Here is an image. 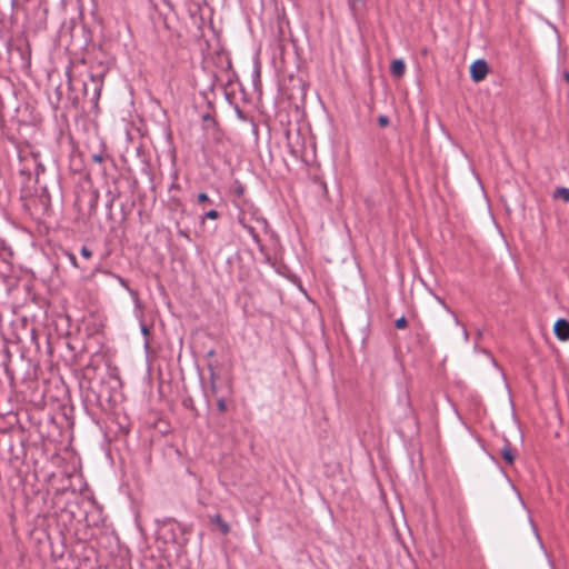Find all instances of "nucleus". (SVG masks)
Returning <instances> with one entry per match:
<instances>
[{"mask_svg":"<svg viewBox=\"0 0 569 569\" xmlns=\"http://www.w3.org/2000/svg\"><path fill=\"white\" fill-rule=\"evenodd\" d=\"M298 288H299V290H300L301 292L306 293V292H305V287L299 286Z\"/></svg>","mask_w":569,"mask_h":569,"instance_id":"24","label":"nucleus"},{"mask_svg":"<svg viewBox=\"0 0 569 569\" xmlns=\"http://www.w3.org/2000/svg\"><path fill=\"white\" fill-rule=\"evenodd\" d=\"M500 455L507 463L512 465L515 462L516 452L511 442L507 438H503V446L500 449Z\"/></svg>","mask_w":569,"mask_h":569,"instance_id":"5","label":"nucleus"},{"mask_svg":"<svg viewBox=\"0 0 569 569\" xmlns=\"http://www.w3.org/2000/svg\"><path fill=\"white\" fill-rule=\"evenodd\" d=\"M347 3L351 16L357 19L358 16L365 10L367 0H347Z\"/></svg>","mask_w":569,"mask_h":569,"instance_id":"6","label":"nucleus"},{"mask_svg":"<svg viewBox=\"0 0 569 569\" xmlns=\"http://www.w3.org/2000/svg\"><path fill=\"white\" fill-rule=\"evenodd\" d=\"M555 198H559L563 200L566 203H569V188L559 187L555 190Z\"/></svg>","mask_w":569,"mask_h":569,"instance_id":"10","label":"nucleus"},{"mask_svg":"<svg viewBox=\"0 0 569 569\" xmlns=\"http://www.w3.org/2000/svg\"><path fill=\"white\" fill-rule=\"evenodd\" d=\"M217 407L220 412H224L227 410V403L224 398H219L217 400Z\"/></svg>","mask_w":569,"mask_h":569,"instance_id":"14","label":"nucleus"},{"mask_svg":"<svg viewBox=\"0 0 569 569\" xmlns=\"http://www.w3.org/2000/svg\"><path fill=\"white\" fill-rule=\"evenodd\" d=\"M127 288H128L129 293L134 303V315L140 320V331L144 337H148L150 333V330L143 321V307L139 299L138 292L136 290H133L131 287H127Z\"/></svg>","mask_w":569,"mask_h":569,"instance_id":"2","label":"nucleus"},{"mask_svg":"<svg viewBox=\"0 0 569 569\" xmlns=\"http://www.w3.org/2000/svg\"><path fill=\"white\" fill-rule=\"evenodd\" d=\"M211 522L217 525L219 530L223 533V535H227L229 533L230 531V526L227 521H224L221 517L220 513H216L214 516H212L211 518Z\"/></svg>","mask_w":569,"mask_h":569,"instance_id":"8","label":"nucleus"},{"mask_svg":"<svg viewBox=\"0 0 569 569\" xmlns=\"http://www.w3.org/2000/svg\"><path fill=\"white\" fill-rule=\"evenodd\" d=\"M456 323H457L458 326H460V325H461V323H460V321H459L457 318H456Z\"/></svg>","mask_w":569,"mask_h":569,"instance_id":"26","label":"nucleus"},{"mask_svg":"<svg viewBox=\"0 0 569 569\" xmlns=\"http://www.w3.org/2000/svg\"><path fill=\"white\" fill-rule=\"evenodd\" d=\"M219 216H220V214H219V212H218L217 210L211 209V210H209V211H207V212L204 213V216L202 217V220H203V219L216 220V219H218V218H219Z\"/></svg>","mask_w":569,"mask_h":569,"instance_id":"11","label":"nucleus"},{"mask_svg":"<svg viewBox=\"0 0 569 569\" xmlns=\"http://www.w3.org/2000/svg\"><path fill=\"white\" fill-rule=\"evenodd\" d=\"M211 388L212 390H216V382H214V373L211 372Z\"/></svg>","mask_w":569,"mask_h":569,"instance_id":"20","label":"nucleus"},{"mask_svg":"<svg viewBox=\"0 0 569 569\" xmlns=\"http://www.w3.org/2000/svg\"><path fill=\"white\" fill-rule=\"evenodd\" d=\"M462 335H463L465 341H468L469 340V333H468V331H467L465 326H462Z\"/></svg>","mask_w":569,"mask_h":569,"instance_id":"19","label":"nucleus"},{"mask_svg":"<svg viewBox=\"0 0 569 569\" xmlns=\"http://www.w3.org/2000/svg\"><path fill=\"white\" fill-rule=\"evenodd\" d=\"M481 335H482V332H481L480 330H478V332H477V337H479V338H480V337H481Z\"/></svg>","mask_w":569,"mask_h":569,"instance_id":"25","label":"nucleus"},{"mask_svg":"<svg viewBox=\"0 0 569 569\" xmlns=\"http://www.w3.org/2000/svg\"><path fill=\"white\" fill-rule=\"evenodd\" d=\"M244 228L248 231V233L252 237L253 241L258 243L260 241V239H259L258 233L254 231V229L249 226H244Z\"/></svg>","mask_w":569,"mask_h":569,"instance_id":"13","label":"nucleus"},{"mask_svg":"<svg viewBox=\"0 0 569 569\" xmlns=\"http://www.w3.org/2000/svg\"><path fill=\"white\" fill-rule=\"evenodd\" d=\"M70 260L73 264L76 263V258L73 256H70Z\"/></svg>","mask_w":569,"mask_h":569,"instance_id":"23","label":"nucleus"},{"mask_svg":"<svg viewBox=\"0 0 569 569\" xmlns=\"http://www.w3.org/2000/svg\"><path fill=\"white\" fill-rule=\"evenodd\" d=\"M80 253L86 259H88V258H90L92 256V251L88 247H86V246H83L81 248Z\"/></svg>","mask_w":569,"mask_h":569,"instance_id":"17","label":"nucleus"},{"mask_svg":"<svg viewBox=\"0 0 569 569\" xmlns=\"http://www.w3.org/2000/svg\"><path fill=\"white\" fill-rule=\"evenodd\" d=\"M553 333L560 341L569 339V321L565 318H559L553 325Z\"/></svg>","mask_w":569,"mask_h":569,"instance_id":"4","label":"nucleus"},{"mask_svg":"<svg viewBox=\"0 0 569 569\" xmlns=\"http://www.w3.org/2000/svg\"><path fill=\"white\" fill-rule=\"evenodd\" d=\"M407 319L405 316H401L399 319L396 320L395 327L397 329H405L407 327Z\"/></svg>","mask_w":569,"mask_h":569,"instance_id":"12","label":"nucleus"},{"mask_svg":"<svg viewBox=\"0 0 569 569\" xmlns=\"http://www.w3.org/2000/svg\"><path fill=\"white\" fill-rule=\"evenodd\" d=\"M563 79L566 80L567 83H569V71L563 72Z\"/></svg>","mask_w":569,"mask_h":569,"instance_id":"21","label":"nucleus"},{"mask_svg":"<svg viewBox=\"0 0 569 569\" xmlns=\"http://www.w3.org/2000/svg\"><path fill=\"white\" fill-rule=\"evenodd\" d=\"M406 64L402 59H395L390 66V72L396 78H401L405 74Z\"/></svg>","mask_w":569,"mask_h":569,"instance_id":"7","label":"nucleus"},{"mask_svg":"<svg viewBox=\"0 0 569 569\" xmlns=\"http://www.w3.org/2000/svg\"><path fill=\"white\" fill-rule=\"evenodd\" d=\"M178 233L181 236V237H184V238H189L188 233L183 230H179Z\"/></svg>","mask_w":569,"mask_h":569,"instance_id":"22","label":"nucleus"},{"mask_svg":"<svg viewBox=\"0 0 569 569\" xmlns=\"http://www.w3.org/2000/svg\"><path fill=\"white\" fill-rule=\"evenodd\" d=\"M488 70V63L485 60H476L470 67V77L475 82H480L486 78Z\"/></svg>","mask_w":569,"mask_h":569,"instance_id":"3","label":"nucleus"},{"mask_svg":"<svg viewBox=\"0 0 569 569\" xmlns=\"http://www.w3.org/2000/svg\"><path fill=\"white\" fill-rule=\"evenodd\" d=\"M92 160L94 162H102L103 161V157H102V154H93L92 156Z\"/></svg>","mask_w":569,"mask_h":569,"instance_id":"18","label":"nucleus"},{"mask_svg":"<svg viewBox=\"0 0 569 569\" xmlns=\"http://www.w3.org/2000/svg\"><path fill=\"white\" fill-rule=\"evenodd\" d=\"M378 123L380 127H387L389 124V118L385 114L378 117Z\"/></svg>","mask_w":569,"mask_h":569,"instance_id":"15","label":"nucleus"},{"mask_svg":"<svg viewBox=\"0 0 569 569\" xmlns=\"http://www.w3.org/2000/svg\"><path fill=\"white\" fill-rule=\"evenodd\" d=\"M90 79L96 84L93 99L98 100L100 97V92H101L103 74H91Z\"/></svg>","mask_w":569,"mask_h":569,"instance_id":"9","label":"nucleus"},{"mask_svg":"<svg viewBox=\"0 0 569 569\" xmlns=\"http://www.w3.org/2000/svg\"><path fill=\"white\" fill-rule=\"evenodd\" d=\"M190 529L188 526L173 518L157 520L156 537L163 545L172 546L180 552L189 541Z\"/></svg>","mask_w":569,"mask_h":569,"instance_id":"1","label":"nucleus"},{"mask_svg":"<svg viewBox=\"0 0 569 569\" xmlns=\"http://www.w3.org/2000/svg\"><path fill=\"white\" fill-rule=\"evenodd\" d=\"M197 200L199 203H201V202H210L211 203V200L206 192L199 193Z\"/></svg>","mask_w":569,"mask_h":569,"instance_id":"16","label":"nucleus"}]
</instances>
